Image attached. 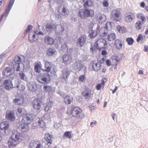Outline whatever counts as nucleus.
Listing matches in <instances>:
<instances>
[{
	"label": "nucleus",
	"mask_w": 148,
	"mask_h": 148,
	"mask_svg": "<svg viewBox=\"0 0 148 148\" xmlns=\"http://www.w3.org/2000/svg\"><path fill=\"white\" fill-rule=\"evenodd\" d=\"M20 134L17 132L13 131L11 137L10 139L8 144L10 147H14L18 144L21 140Z\"/></svg>",
	"instance_id": "1"
},
{
	"label": "nucleus",
	"mask_w": 148,
	"mask_h": 148,
	"mask_svg": "<svg viewBox=\"0 0 148 148\" xmlns=\"http://www.w3.org/2000/svg\"><path fill=\"white\" fill-rule=\"evenodd\" d=\"M94 14V12L92 10L81 9L79 10L78 15L82 19H84L89 17H92Z\"/></svg>",
	"instance_id": "2"
},
{
	"label": "nucleus",
	"mask_w": 148,
	"mask_h": 148,
	"mask_svg": "<svg viewBox=\"0 0 148 148\" xmlns=\"http://www.w3.org/2000/svg\"><path fill=\"white\" fill-rule=\"evenodd\" d=\"M45 70L49 76H53L56 73L54 67L51 63L47 61L45 63Z\"/></svg>",
	"instance_id": "3"
},
{
	"label": "nucleus",
	"mask_w": 148,
	"mask_h": 148,
	"mask_svg": "<svg viewBox=\"0 0 148 148\" xmlns=\"http://www.w3.org/2000/svg\"><path fill=\"white\" fill-rule=\"evenodd\" d=\"M99 26L97 24H95L93 25L92 28H89V36L91 38H92L96 36L98 33Z\"/></svg>",
	"instance_id": "4"
},
{
	"label": "nucleus",
	"mask_w": 148,
	"mask_h": 148,
	"mask_svg": "<svg viewBox=\"0 0 148 148\" xmlns=\"http://www.w3.org/2000/svg\"><path fill=\"white\" fill-rule=\"evenodd\" d=\"M12 79H6L3 82V86L6 89L9 90L13 87H16L19 88V85L18 81L17 80L16 82L17 84L13 86L12 83Z\"/></svg>",
	"instance_id": "5"
},
{
	"label": "nucleus",
	"mask_w": 148,
	"mask_h": 148,
	"mask_svg": "<svg viewBox=\"0 0 148 148\" xmlns=\"http://www.w3.org/2000/svg\"><path fill=\"white\" fill-rule=\"evenodd\" d=\"M48 146L45 143H41L38 141H33L29 144V148H48Z\"/></svg>",
	"instance_id": "6"
},
{
	"label": "nucleus",
	"mask_w": 148,
	"mask_h": 148,
	"mask_svg": "<svg viewBox=\"0 0 148 148\" xmlns=\"http://www.w3.org/2000/svg\"><path fill=\"white\" fill-rule=\"evenodd\" d=\"M50 80L49 76L47 75L41 74L38 77L37 80L39 82L44 84H48Z\"/></svg>",
	"instance_id": "7"
},
{
	"label": "nucleus",
	"mask_w": 148,
	"mask_h": 148,
	"mask_svg": "<svg viewBox=\"0 0 148 148\" xmlns=\"http://www.w3.org/2000/svg\"><path fill=\"white\" fill-rule=\"evenodd\" d=\"M25 58L23 56H16L15 57L14 62L15 64L14 65V68L15 66H17V68L16 69V71H20V67L19 64L21 62L24 61Z\"/></svg>",
	"instance_id": "8"
},
{
	"label": "nucleus",
	"mask_w": 148,
	"mask_h": 148,
	"mask_svg": "<svg viewBox=\"0 0 148 148\" xmlns=\"http://www.w3.org/2000/svg\"><path fill=\"white\" fill-rule=\"evenodd\" d=\"M34 118V115L32 114H27L21 120L22 122L25 123L27 124H30L32 122Z\"/></svg>",
	"instance_id": "9"
},
{
	"label": "nucleus",
	"mask_w": 148,
	"mask_h": 148,
	"mask_svg": "<svg viewBox=\"0 0 148 148\" xmlns=\"http://www.w3.org/2000/svg\"><path fill=\"white\" fill-rule=\"evenodd\" d=\"M69 112H71V114L73 116H76L81 112V110L80 108L77 106L73 107V106L71 108H69L68 109Z\"/></svg>",
	"instance_id": "10"
},
{
	"label": "nucleus",
	"mask_w": 148,
	"mask_h": 148,
	"mask_svg": "<svg viewBox=\"0 0 148 148\" xmlns=\"http://www.w3.org/2000/svg\"><path fill=\"white\" fill-rule=\"evenodd\" d=\"M73 69L77 71H79L82 69H86V67L81 64V61L80 60L76 61L73 64Z\"/></svg>",
	"instance_id": "11"
},
{
	"label": "nucleus",
	"mask_w": 148,
	"mask_h": 148,
	"mask_svg": "<svg viewBox=\"0 0 148 148\" xmlns=\"http://www.w3.org/2000/svg\"><path fill=\"white\" fill-rule=\"evenodd\" d=\"M96 44L97 49H100L104 48L106 44V41L104 39L100 38L97 40Z\"/></svg>",
	"instance_id": "12"
},
{
	"label": "nucleus",
	"mask_w": 148,
	"mask_h": 148,
	"mask_svg": "<svg viewBox=\"0 0 148 148\" xmlns=\"http://www.w3.org/2000/svg\"><path fill=\"white\" fill-rule=\"evenodd\" d=\"M56 27L57 24L56 23H48L46 26L45 29L47 32H51L54 30H56Z\"/></svg>",
	"instance_id": "13"
},
{
	"label": "nucleus",
	"mask_w": 148,
	"mask_h": 148,
	"mask_svg": "<svg viewBox=\"0 0 148 148\" xmlns=\"http://www.w3.org/2000/svg\"><path fill=\"white\" fill-rule=\"evenodd\" d=\"M53 138V136L49 133H46L44 137L45 141L44 142L45 144L48 146L49 147L51 144Z\"/></svg>",
	"instance_id": "14"
},
{
	"label": "nucleus",
	"mask_w": 148,
	"mask_h": 148,
	"mask_svg": "<svg viewBox=\"0 0 148 148\" xmlns=\"http://www.w3.org/2000/svg\"><path fill=\"white\" fill-rule=\"evenodd\" d=\"M6 119L10 121H13L15 118L14 113L11 111H7L5 115Z\"/></svg>",
	"instance_id": "15"
},
{
	"label": "nucleus",
	"mask_w": 148,
	"mask_h": 148,
	"mask_svg": "<svg viewBox=\"0 0 148 148\" xmlns=\"http://www.w3.org/2000/svg\"><path fill=\"white\" fill-rule=\"evenodd\" d=\"M112 18L115 21H118L120 18V13L119 11L116 10L112 11Z\"/></svg>",
	"instance_id": "16"
},
{
	"label": "nucleus",
	"mask_w": 148,
	"mask_h": 148,
	"mask_svg": "<svg viewBox=\"0 0 148 148\" xmlns=\"http://www.w3.org/2000/svg\"><path fill=\"white\" fill-rule=\"evenodd\" d=\"M95 17L97 21L99 23H103L106 19V16L99 13L96 14Z\"/></svg>",
	"instance_id": "17"
},
{
	"label": "nucleus",
	"mask_w": 148,
	"mask_h": 148,
	"mask_svg": "<svg viewBox=\"0 0 148 148\" xmlns=\"http://www.w3.org/2000/svg\"><path fill=\"white\" fill-rule=\"evenodd\" d=\"M2 73L4 75L6 76H10L11 75L14 76V77L15 76L14 74L13 73V71H12L11 69L9 67L5 68Z\"/></svg>",
	"instance_id": "18"
},
{
	"label": "nucleus",
	"mask_w": 148,
	"mask_h": 148,
	"mask_svg": "<svg viewBox=\"0 0 148 148\" xmlns=\"http://www.w3.org/2000/svg\"><path fill=\"white\" fill-rule=\"evenodd\" d=\"M32 104L33 108L37 110H39L41 108V105L40 101L36 99L32 101Z\"/></svg>",
	"instance_id": "19"
},
{
	"label": "nucleus",
	"mask_w": 148,
	"mask_h": 148,
	"mask_svg": "<svg viewBox=\"0 0 148 148\" xmlns=\"http://www.w3.org/2000/svg\"><path fill=\"white\" fill-rule=\"evenodd\" d=\"M86 40V36H85L84 35L79 37L77 40V45L80 47L83 46L85 43Z\"/></svg>",
	"instance_id": "20"
},
{
	"label": "nucleus",
	"mask_w": 148,
	"mask_h": 148,
	"mask_svg": "<svg viewBox=\"0 0 148 148\" xmlns=\"http://www.w3.org/2000/svg\"><path fill=\"white\" fill-rule=\"evenodd\" d=\"M134 17V15L133 13L130 12L125 14L124 18L127 22L129 23L132 21Z\"/></svg>",
	"instance_id": "21"
},
{
	"label": "nucleus",
	"mask_w": 148,
	"mask_h": 148,
	"mask_svg": "<svg viewBox=\"0 0 148 148\" xmlns=\"http://www.w3.org/2000/svg\"><path fill=\"white\" fill-rule=\"evenodd\" d=\"M58 12L62 15H68L69 12L68 10L64 6H60L59 8Z\"/></svg>",
	"instance_id": "22"
},
{
	"label": "nucleus",
	"mask_w": 148,
	"mask_h": 148,
	"mask_svg": "<svg viewBox=\"0 0 148 148\" xmlns=\"http://www.w3.org/2000/svg\"><path fill=\"white\" fill-rule=\"evenodd\" d=\"M28 89L30 91L34 92L36 89V85L35 83L30 82L27 83Z\"/></svg>",
	"instance_id": "23"
},
{
	"label": "nucleus",
	"mask_w": 148,
	"mask_h": 148,
	"mask_svg": "<svg viewBox=\"0 0 148 148\" xmlns=\"http://www.w3.org/2000/svg\"><path fill=\"white\" fill-rule=\"evenodd\" d=\"M62 59L64 62L66 64H69L72 61V58L70 55H63L62 56Z\"/></svg>",
	"instance_id": "24"
},
{
	"label": "nucleus",
	"mask_w": 148,
	"mask_h": 148,
	"mask_svg": "<svg viewBox=\"0 0 148 148\" xmlns=\"http://www.w3.org/2000/svg\"><path fill=\"white\" fill-rule=\"evenodd\" d=\"M83 95L86 99H88L92 97V94L91 92V90L89 89H85L82 92Z\"/></svg>",
	"instance_id": "25"
},
{
	"label": "nucleus",
	"mask_w": 148,
	"mask_h": 148,
	"mask_svg": "<svg viewBox=\"0 0 148 148\" xmlns=\"http://www.w3.org/2000/svg\"><path fill=\"white\" fill-rule=\"evenodd\" d=\"M28 124L25 123H22L21 121V124L20 126L21 130L23 132L28 131L29 129V128L28 125Z\"/></svg>",
	"instance_id": "26"
},
{
	"label": "nucleus",
	"mask_w": 148,
	"mask_h": 148,
	"mask_svg": "<svg viewBox=\"0 0 148 148\" xmlns=\"http://www.w3.org/2000/svg\"><path fill=\"white\" fill-rule=\"evenodd\" d=\"M98 31L100 36L102 37L106 36L108 32V29L104 27H102L100 30L99 29Z\"/></svg>",
	"instance_id": "27"
},
{
	"label": "nucleus",
	"mask_w": 148,
	"mask_h": 148,
	"mask_svg": "<svg viewBox=\"0 0 148 148\" xmlns=\"http://www.w3.org/2000/svg\"><path fill=\"white\" fill-rule=\"evenodd\" d=\"M137 17L139 21H141L142 24L144 23L146 21V18L145 15L142 13H138L137 14Z\"/></svg>",
	"instance_id": "28"
},
{
	"label": "nucleus",
	"mask_w": 148,
	"mask_h": 148,
	"mask_svg": "<svg viewBox=\"0 0 148 148\" xmlns=\"http://www.w3.org/2000/svg\"><path fill=\"white\" fill-rule=\"evenodd\" d=\"M62 78L66 82L70 73V71L69 70H64L62 72Z\"/></svg>",
	"instance_id": "29"
},
{
	"label": "nucleus",
	"mask_w": 148,
	"mask_h": 148,
	"mask_svg": "<svg viewBox=\"0 0 148 148\" xmlns=\"http://www.w3.org/2000/svg\"><path fill=\"white\" fill-rule=\"evenodd\" d=\"M84 7L86 8L93 6V3L91 0H83Z\"/></svg>",
	"instance_id": "30"
},
{
	"label": "nucleus",
	"mask_w": 148,
	"mask_h": 148,
	"mask_svg": "<svg viewBox=\"0 0 148 148\" xmlns=\"http://www.w3.org/2000/svg\"><path fill=\"white\" fill-rule=\"evenodd\" d=\"M47 53L48 56H51L56 54L57 51L54 49L50 48L47 50Z\"/></svg>",
	"instance_id": "31"
},
{
	"label": "nucleus",
	"mask_w": 148,
	"mask_h": 148,
	"mask_svg": "<svg viewBox=\"0 0 148 148\" xmlns=\"http://www.w3.org/2000/svg\"><path fill=\"white\" fill-rule=\"evenodd\" d=\"M115 45L117 49L121 50L122 48V41L119 39H117L115 41Z\"/></svg>",
	"instance_id": "32"
},
{
	"label": "nucleus",
	"mask_w": 148,
	"mask_h": 148,
	"mask_svg": "<svg viewBox=\"0 0 148 148\" xmlns=\"http://www.w3.org/2000/svg\"><path fill=\"white\" fill-rule=\"evenodd\" d=\"M92 67L94 70L97 71L100 68L101 63L99 62H94L92 65Z\"/></svg>",
	"instance_id": "33"
},
{
	"label": "nucleus",
	"mask_w": 148,
	"mask_h": 148,
	"mask_svg": "<svg viewBox=\"0 0 148 148\" xmlns=\"http://www.w3.org/2000/svg\"><path fill=\"white\" fill-rule=\"evenodd\" d=\"M14 102L16 104L20 105L22 104L24 102V98L23 97L15 99L14 100Z\"/></svg>",
	"instance_id": "34"
},
{
	"label": "nucleus",
	"mask_w": 148,
	"mask_h": 148,
	"mask_svg": "<svg viewBox=\"0 0 148 148\" xmlns=\"http://www.w3.org/2000/svg\"><path fill=\"white\" fill-rule=\"evenodd\" d=\"M9 126V123L7 121L3 122L0 124V128L1 130H6Z\"/></svg>",
	"instance_id": "35"
},
{
	"label": "nucleus",
	"mask_w": 148,
	"mask_h": 148,
	"mask_svg": "<svg viewBox=\"0 0 148 148\" xmlns=\"http://www.w3.org/2000/svg\"><path fill=\"white\" fill-rule=\"evenodd\" d=\"M19 77L21 79L24 81L27 82L28 80V78L27 76L24 73L22 72L19 73Z\"/></svg>",
	"instance_id": "36"
},
{
	"label": "nucleus",
	"mask_w": 148,
	"mask_h": 148,
	"mask_svg": "<svg viewBox=\"0 0 148 148\" xmlns=\"http://www.w3.org/2000/svg\"><path fill=\"white\" fill-rule=\"evenodd\" d=\"M73 100V98L71 97L70 96H66L64 98V102L66 104H70Z\"/></svg>",
	"instance_id": "37"
},
{
	"label": "nucleus",
	"mask_w": 148,
	"mask_h": 148,
	"mask_svg": "<svg viewBox=\"0 0 148 148\" xmlns=\"http://www.w3.org/2000/svg\"><path fill=\"white\" fill-rule=\"evenodd\" d=\"M41 64L40 62L35 64L34 71L36 72L39 73L40 71L41 67Z\"/></svg>",
	"instance_id": "38"
},
{
	"label": "nucleus",
	"mask_w": 148,
	"mask_h": 148,
	"mask_svg": "<svg viewBox=\"0 0 148 148\" xmlns=\"http://www.w3.org/2000/svg\"><path fill=\"white\" fill-rule=\"evenodd\" d=\"M45 42L49 45H52L54 42V41L52 38L50 37H47L45 39Z\"/></svg>",
	"instance_id": "39"
},
{
	"label": "nucleus",
	"mask_w": 148,
	"mask_h": 148,
	"mask_svg": "<svg viewBox=\"0 0 148 148\" xmlns=\"http://www.w3.org/2000/svg\"><path fill=\"white\" fill-rule=\"evenodd\" d=\"M53 103L52 102L49 101L46 104V106L45 108V110L46 112H48L49 110L51 108Z\"/></svg>",
	"instance_id": "40"
},
{
	"label": "nucleus",
	"mask_w": 148,
	"mask_h": 148,
	"mask_svg": "<svg viewBox=\"0 0 148 148\" xmlns=\"http://www.w3.org/2000/svg\"><path fill=\"white\" fill-rule=\"evenodd\" d=\"M18 112L20 116H22L26 112L25 109L21 107H18L17 109Z\"/></svg>",
	"instance_id": "41"
},
{
	"label": "nucleus",
	"mask_w": 148,
	"mask_h": 148,
	"mask_svg": "<svg viewBox=\"0 0 148 148\" xmlns=\"http://www.w3.org/2000/svg\"><path fill=\"white\" fill-rule=\"evenodd\" d=\"M143 24L140 21H138L135 24V26L136 29L139 30L141 29Z\"/></svg>",
	"instance_id": "42"
},
{
	"label": "nucleus",
	"mask_w": 148,
	"mask_h": 148,
	"mask_svg": "<svg viewBox=\"0 0 148 148\" xmlns=\"http://www.w3.org/2000/svg\"><path fill=\"white\" fill-rule=\"evenodd\" d=\"M72 133L71 131H66L64 133V136L70 139L72 138Z\"/></svg>",
	"instance_id": "43"
},
{
	"label": "nucleus",
	"mask_w": 148,
	"mask_h": 148,
	"mask_svg": "<svg viewBox=\"0 0 148 148\" xmlns=\"http://www.w3.org/2000/svg\"><path fill=\"white\" fill-rule=\"evenodd\" d=\"M112 59L113 60V62L116 65L118 64V63L120 60L119 58V57L115 56H112Z\"/></svg>",
	"instance_id": "44"
},
{
	"label": "nucleus",
	"mask_w": 148,
	"mask_h": 148,
	"mask_svg": "<svg viewBox=\"0 0 148 148\" xmlns=\"http://www.w3.org/2000/svg\"><path fill=\"white\" fill-rule=\"evenodd\" d=\"M115 36L114 34L111 33L108 36V38L109 41H112L114 39Z\"/></svg>",
	"instance_id": "45"
},
{
	"label": "nucleus",
	"mask_w": 148,
	"mask_h": 148,
	"mask_svg": "<svg viewBox=\"0 0 148 148\" xmlns=\"http://www.w3.org/2000/svg\"><path fill=\"white\" fill-rule=\"evenodd\" d=\"M126 41L127 42V44L130 45H132L134 42L133 39L131 38H128L126 39Z\"/></svg>",
	"instance_id": "46"
},
{
	"label": "nucleus",
	"mask_w": 148,
	"mask_h": 148,
	"mask_svg": "<svg viewBox=\"0 0 148 148\" xmlns=\"http://www.w3.org/2000/svg\"><path fill=\"white\" fill-rule=\"evenodd\" d=\"M117 30L120 33H123L125 30V28L124 27H122L120 25H118L117 27Z\"/></svg>",
	"instance_id": "47"
},
{
	"label": "nucleus",
	"mask_w": 148,
	"mask_h": 148,
	"mask_svg": "<svg viewBox=\"0 0 148 148\" xmlns=\"http://www.w3.org/2000/svg\"><path fill=\"white\" fill-rule=\"evenodd\" d=\"M45 125V122L42 120H40L38 121V125L40 127H43Z\"/></svg>",
	"instance_id": "48"
},
{
	"label": "nucleus",
	"mask_w": 148,
	"mask_h": 148,
	"mask_svg": "<svg viewBox=\"0 0 148 148\" xmlns=\"http://www.w3.org/2000/svg\"><path fill=\"white\" fill-rule=\"evenodd\" d=\"M43 90L46 92H49L51 90V87L48 85H45L43 87Z\"/></svg>",
	"instance_id": "49"
},
{
	"label": "nucleus",
	"mask_w": 148,
	"mask_h": 148,
	"mask_svg": "<svg viewBox=\"0 0 148 148\" xmlns=\"http://www.w3.org/2000/svg\"><path fill=\"white\" fill-rule=\"evenodd\" d=\"M61 48L63 51H66L68 49L67 46L66 44H64L62 45Z\"/></svg>",
	"instance_id": "50"
},
{
	"label": "nucleus",
	"mask_w": 148,
	"mask_h": 148,
	"mask_svg": "<svg viewBox=\"0 0 148 148\" xmlns=\"http://www.w3.org/2000/svg\"><path fill=\"white\" fill-rule=\"evenodd\" d=\"M112 23L110 22H107L106 25H105V26L104 27H106V28L108 29H110L111 28Z\"/></svg>",
	"instance_id": "51"
},
{
	"label": "nucleus",
	"mask_w": 148,
	"mask_h": 148,
	"mask_svg": "<svg viewBox=\"0 0 148 148\" xmlns=\"http://www.w3.org/2000/svg\"><path fill=\"white\" fill-rule=\"evenodd\" d=\"M86 79V77L84 75L80 76L79 78V81L83 82H85Z\"/></svg>",
	"instance_id": "52"
},
{
	"label": "nucleus",
	"mask_w": 148,
	"mask_h": 148,
	"mask_svg": "<svg viewBox=\"0 0 148 148\" xmlns=\"http://www.w3.org/2000/svg\"><path fill=\"white\" fill-rule=\"evenodd\" d=\"M103 6L105 7H107L109 5V3L107 1L105 0L102 3Z\"/></svg>",
	"instance_id": "53"
},
{
	"label": "nucleus",
	"mask_w": 148,
	"mask_h": 148,
	"mask_svg": "<svg viewBox=\"0 0 148 148\" xmlns=\"http://www.w3.org/2000/svg\"><path fill=\"white\" fill-rule=\"evenodd\" d=\"M33 28V26L31 25H29L27 27V29L26 30V32L27 33L30 30L32 29Z\"/></svg>",
	"instance_id": "54"
},
{
	"label": "nucleus",
	"mask_w": 148,
	"mask_h": 148,
	"mask_svg": "<svg viewBox=\"0 0 148 148\" xmlns=\"http://www.w3.org/2000/svg\"><path fill=\"white\" fill-rule=\"evenodd\" d=\"M97 48V46H93L92 47H91L90 48L91 52L94 53L95 51L96 48Z\"/></svg>",
	"instance_id": "55"
},
{
	"label": "nucleus",
	"mask_w": 148,
	"mask_h": 148,
	"mask_svg": "<svg viewBox=\"0 0 148 148\" xmlns=\"http://www.w3.org/2000/svg\"><path fill=\"white\" fill-rule=\"evenodd\" d=\"M97 124V122L95 121H94L93 122H92L90 123V126L92 127H93L94 125H96Z\"/></svg>",
	"instance_id": "56"
},
{
	"label": "nucleus",
	"mask_w": 148,
	"mask_h": 148,
	"mask_svg": "<svg viewBox=\"0 0 148 148\" xmlns=\"http://www.w3.org/2000/svg\"><path fill=\"white\" fill-rule=\"evenodd\" d=\"M142 39H143V36L141 35L140 34L138 36V38L137 39V41L138 42L140 41V40H141Z\"/></svg>",
	"instance_id": "57"
},
{
	"label": "nucleus",
	"mask_w": 148,
	"mask_h": 148,
	"mask_svg": "<svg viewBox=\"0 0 148 148\" xmlns=\"http://www.w3.org/2000/svg\"><path fill=\"white\" fill-rule=\"evenodd\" d=\"M106 64L108 66H109L111 65V63L110 61V60H107L106 61Z\"/></svg>",
	"instance_id": "58"
},
{
	"label": "nucleus",
	"mask_w": 148,
	"mask_h": 148,
	"mask_svg": "<svg viewBox=\"0 0 148 148\" xmlns=\"http://www.w3.org/2000/svg\"><path fill=\"white\" fill-rule=\"evenodd\" d=\"M144 51L146 52H147L148 51V45L146 46L145 45L144 47Z\"/></svg>",
	"instance_id": "59"
},
{
	"label": "nucleus",
	"mask_w": 148,
	"mask_h": 148,
	"mask_svg": "<svg viewBox=\"0 0 148 148\" xmlns=\"http://www.w3.org/2000/svg\"><path fill=\"white\" fill-rule=\"evenodd\" d=\"M85 116V115L83 114H80L79 116V117L80 119H83Z\"/></svg>",
	"instance_id": "60"
},
{
	"label": "nucleus",
	"mask_w": 148,
	"mask_h": 148,
	"mask_svg": "<svg viewBox=\"0 0 148 148\" xmlns=\"http://www.w3.org/2000/svg\"><path fill=\"white\" fill-rule=\"evenodd\" d=\"M101 84H98L96 86L97 89V90H99L100 89V88H101Z\"/></svg>",
	"instance_id": "61"
},
{
	"label": "nucleus",
	"mask_w": 148,
	"mask_h": 148,
	"mask_svg": "<svg viewBox=\"0 0 148 148\" xmlns=\"http://www.w3.org/2000/svg\"><path fill=\"white\" fill-rule=\"evenodd\" d=\"M25 88V86L23 85H21V88L19 89L21 90H24Z\"/></svg>",
	"instance_id": "62"
},
{
	"label": "nucleus",
	"mask_w": 148,
	"mask_h": 148,
	"mask_svg": "<svg viewBox=\"0 0 148 148\" xmlns=\"http://www.w3.org/2000/svg\"><path fill=\"white\" fill-rule=\"evenodd\" d=\"M107 54V52L106 50H103L101 52V54L103 55H105Z\"/></svg>",
	"instance_id": "63"
},
{
	"label": "nucleus",
	"mask_w": 148,
	"mask_h": 148,
	"mask_svg": "<svg viewBox=\"0 0 148 148\" xmlns=\"http://www.w3.org/2000/svg\"><path fill=\"white\" fill-rule=\"evenodd\" d=\"M145 6V4L144 2H142L140 3V6L142 8H144Z\"/></svg>",
	"instance_id": "64"
}]
</instances>
